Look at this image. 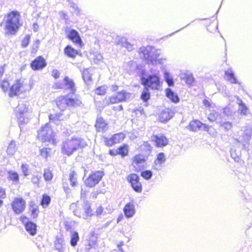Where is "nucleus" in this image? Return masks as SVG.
<instances>
[{"instance_id": "nucleus-6", "label": "nucleus", "mask_w": 252, "mask_h": 252, "mask_svg": "<svg viewBox=\"0 0 252 252\" xmlns=\"http://www.w3.org/2000/svg\"><path fill=\"white\" fill-rule=\"evenodd\" d=\"M20 126L29 122L30 112L29 106L24 103H19L15 110Z\"/></svg>"}, {"instance_id": "nucleus-39", "label": "nucleus", "mask_w": 252, "mask_h": 252, "mask_svg": "<svg viewBox=\"0 0 252 252\" xmlns=\"http://www.w3.org/2000/svg\"><path fill=\"white\" fill-rule=\"evenodd\" d=\"M76 176L77 174L74 171H71L69 173V179L72 187H75L77 184Z\"/></svg>"}, {"instance_id": "nucleus-54", "label": "nucleus", "mask_w": 252, "mask_h": 252, "mask_svg": "<svg viewBox=\"0 0 252 252\" xmlns=\"http://www.w3.org/2000/svg\"><path fill=\"white\" fill-rule=\"evenodd\" d=\"M40 155L42 157L44 158H47L48 156V149L43 148L41 150H40Z\"/></svg>"}, {"instance_id": "nucleus-49", "label": "nucleus", "mask_w": 252, "mask_h": 252, "mask_svg": "<svg viewBox=\"0 0 252 252\" xmlns=\"http://www.w3.org/2000/svg\"><path fill=\"white\" fill-rule=\"evenodd\" d=\"M79 202L77 201L76 202L72 203L70 205L69 209L70 211L73 212V214H78L79 213L76 211L77 208H78Z\"/></svg>"}, {"instance_id": "nucleus-27", "label": "nucleus", "mask_w": 252, "mask_h": 252, "mask_svg": "<svg viewBox=\"0 0 252 252\" xmlns=\"http://www.w3.org/2000/svg\"><path fill=\"white\" fill-rule=\"evenodd\" d=\"M203 123L199 120H193L190 122L189 129L192 131H197L201 127Z\"/></svg>"}, {"instance_id": "nucleus-56", "label": "nucleus", "mask_w": 252, "mask_h": 252, "mask_svg": "<svg viewBox=\"0 0 252 252\" xmlns=\"http://www.w3.org/2000/svg\"><path fill=\"white\" fill-rule=\"evenodd\" d=\"M76 211H77L79 213V214H74V215L78 217L79 218H82L83 219V216H84L83 211H82V209H81V208L79 206V204L78 205V208H77Z\"/></svg>"}, {"instance_id": "nucleus-20", "label": "nucleus", "mask_w": 252, "mask_h": 252, "mask_svg": "<svg viewBox=\"0 0 252 252\" xmlns=\"http://www.w3.org/2000/svg\"><path fill=\"white\" fill-rule=\"evenodd\" d=\"M95 126L97 131L98 132H104L108 128L107 124L102 118H98L97 119Z\"/></svg>"}, {"instance_id": "nucleus-2", "label": "nucleus", "mask_w": 252, "mask_h": 252, "mask_svg": "<svg viewBox=\"0 0 252 252\" xmlns=\"http://www.w3.org/2000/svg\"><path fill=\"white\" fill-rule=\"evenodd\" d=\"M83 147V140L81 138H72L63 141L61 146L62 153L70 156L80 148Z\"/></svg>"}, {"instance_id": "nucleus-45", "label": "nucleus", "mask_w": 252, "mask_h": 252, "mask_svg": "<svg viewBox=\"0 0 252 252\" xmlns=\"http://www.w3.org/2000/svg\"><path fill=\"white\" fill-rule=\"evenodd\" d=\"M141 176L145 179L148 180L152 178L153 176V173L151 170H146L141 173Z\"/></svg>"}, {"instance_id": "nucleus-9", "label": "nucleus", "mask_w": 252, "mask_h": 252, "mask_svg": "<svg viewBox=\"0 0 252 252\" xmlns=\"http://www.w3.org/2000/svg\"><path fill=\"white\" fill-rule=\"evenodd\" d=\"M103 175V172L99 171L91 174L85 181L86 186L91 188L94 187L99 183Z\"/></svg>"}, {"instance_id": "nucleus-37", "label": "nucleus", "mask_w": 252, "mask_h": 252, "mask_svg": "<svg viewBox=\"0 0 252 252\" xmlns=\"http://www.w3.org/2000/svg\"><path fill=\"white\" fill-rule=\"evenodd\" d=\"M150 97V93L148 88L145 87L141 94V98L144 102H147Z\"/></svg>"}, {"instance_id": "nucleus-16", "label": "nucleus", "mask_w": 252, "mask_h": 252, "mask_svg": "<svg viewBox=\"0 0 252 252\" xmlns=\"http://www.w3.org/2000/svg\"><path fill=\"white\" fill-rule=\"evenodd\" d=\"M123 211L126 218L129 219L132 218L135 214L134 203L132 202L126 203L124 208Z\"/></svg>"}, {"instance_id": "nucleus-23", "label": "nucleus", "mask_w": 252, "mask_h": 252, "mask_svg": "<svg viewBox=\"0 0 252 252\" xmlns=\"http://www.w3.org/2000/svg\"><path fill=\"white\" fill-rule=\"evenodd\" d=\"M224 74L227 77L228 81H229L231 83L238 84H241L240 82H239L236 77H235L234 72L232 70V68H229L226 70L224 72Z\"/></svg>"}, {"instance_id": "nucleus-52", "label": "nucleus", "mask_w": 252, "mask_h": 252, "mask_svg": "<svg viewBox=\"0 0 252 252\" xmlns=\"http://www.w3.org/2000/svg\"><path fill=\"white\" fill-rule=\"evenodd\" d=\"M122 44L123 47L126 48L129 51L132 50L133 45L127 42L126 40L123 42Z\"/></svg>"}, {"instance_id": "nucleus-42", "label": "nucleus", "mask_w": 252, "mask_h": 252, "mask_svg": "<svg viewBox=\"0 0 252 252\" xmlns=\"http://www.w3.org/2000/svg\"><path fill=\"white\" fill-rule=\"evenodd\" d=\"M30 210L31 212V216L32 218L35 219L38 216V210L37 209V206L33 204L30 205Z\"/></svg>"}, {"instance_id": "nucleus-51", "label": "nucleus", "mask_w": 252, "mask_h": 252, "mask_svg": "<svg viewBox=\"0 0 252 252\" xmlns=\"http://www.w3.org/2000/svg\"><path fill=\"white\" fill-rule=\"evenodd\" d=\"M1 88L4 91H5L8 90L9 83V82L5 80H3L0 84Z\"/></svg>"}, {"instance_id": "nucleus-53", "label": "nucleus", "mask_w": 252, "mask_h": 252, "mask_svg": "<svg viewBox=\"0 0 252 252\" xmlns=\"http://www.w3.org/2000/svg\"><path fill=\"white\" fill-rule=\"evenodd\" d=\"M49 118L50 121H52V122L59 121L60 120V114H56L55 115L51 114L50 115H49Z\"/></svg>"}, {"instance_id": "nucleus-44", "label": "nucleus", "mask_w": 252, "mask_h": 252, "mask_svg": "<svg viewBox=\"0 0 252 252\" xmlns=\"http://www.w3.org/2000/svg\"><path fill=\"white\" fill-rule=\"evenodd\" d=\"M67 1L68 2L69 6L74 10L73 12L76 15L79 14L80 10L77 5L71 0H67Z\"/></svg>"}, {"instance_id": "nucleus-30", "label": "nucleus", "mask_w": 252, "mask_h": 252, "mask_svg": "<svg viewBox=\"0 0 252 252\" xmlns=\"http://www.w3.org/2000/svg\"><path fill=\"white\" fill-rule=\"evenodd\" d=\"M82 78L85 83L89 85L92 81V75L89 71V69H85L82 72Z\"/></svg>"}, {"instance_id": "nucleus-19", "label": "nucleus", "mask_w": 252, "mask_h": 252, "mask_svg": "<svg viewBox=\"0 0 252 252\" xmlns=\"http://www.w3.org/2000/svg\"><path fill=\"white\" fill-rule=\"evenodd\" d=\"M83 209V219L85 220L87 219L88 217L91 216L93 215V211L91 208V204L89 201L85 200L82 204Z\"/></svg>"}, {"instance_id": "nucleus-62", "label": "nucleus", "mask_w": 252, "mask_h": 252, "mask_svg": "<svg viewBox=\"0 0 252 252\" xmlns=\"http://www.w3.org/2000/svg\"><path fill=\"white\" fill-rule=\"evenodd\" d=\"M103 208L101 206L98 207L95 211L96 215L99 216L102 214Z\"/></svg>"}, {"instance_id": "nucleus-14", "label": "nucleus", "mask_w": 252, "mask_h": 252, "mask_svg": "<svg viewBox=\"0 0 252 252\" xmlns=\"http://www.w3.org/2000/svg\"><path fill=\"white\" fill-rule=\"evenodd\" d=\"M46 65L45 60L41 56H39L31 63V66L34 70L43 69Z\"/></svg>"}, {"instance_id": "nucleus-31", "label": "nucleus", "mask_w": 252, "mask_h": 252, "mask_svg": "<svg viewBox=\"0 0 252 252\" xmlns=\"http://www.w3.org/2000/svg\"><path fill=\"white\" fill-rule=\"evenodd\" d=\"M164 78L165 81L169 86L171 87L174 85V82L173 81V77L171 76L169 72L166 70L164 72Z\"/></svg>"}, {"instance_id": "nucleus-3", "label": "nucleus", "mask_w": 252, "mask_h": 252, "mask_svg": "<svg viewBox=\"0 0 252 252\" xmlns=\"http://www.w3.org/2000/svg\"><path fill=\"white\" fill-rule=\"evenodd\" d=\"M139 53L141 57L145 59L148 63L155 64L159 60L160 50L150 46H143L139 49Z\"/></svg>"}, {"instance_id": "nucleus-11", "label": "nucleus", "mask_w": 252, "mask_h": 252, "mask_svg": "<svg viewBox=\"0 0 252 252\" xmlns=\"http://www.w3.org/2000/svg\"><path fill=\"white\" fill-rule=\"evenodd\" d=\"M11 206L15 214H20L25 210L26 202L22 198H15L11 204Z\"/></svg>"}, {"instance_id": "nucleus-40", "label": "nucleus", "mask_w": 252, "mask_h": 252, "mask_svg": "<svg viewBox=\"0 0 252 252\" xmlns=\"http://www.w3.org/2000/svg\"><path fill=\"white\" fill-rule=\"evenodd\" d=\"M220 127L223 129L224 131H227L232 127V124L229 122H222L221 121L219 123Z\"/></svg>"}, {"instance_id": "nucleus-24", "label": "nucleus", "mask_w": 252, "mask_h": 252, "mask_svg": "<svg viewBox=\"0 0 252 252\" xmlns=\"http://www.w3.org/2000/svg\"><path fill=\"white\" fill-rule=\"evenodd\" d=\"M208 120L212 122L219 123L222 120V116L215 110H212L208 115Z\"/></svg>"}, {"instance_id": "nucleus-25", "label": "nucleus", "mask_w": 252, "mask_h": 252, "mask_svg": "<svg viewBox=\"0 0 252 252\" xmlns=\"http://www.w3.org/2000/svg\"><path fill=\"white\" fill-rule=\"evenodd\" d=\"M25 226L26 229L31 235L33 236L36 233V224L32 221L25 222Z\"/></svg>"}, {"instance_id": "nucleus-55", "label": "nucleus", "mask_w": 252, "mask_h": 252, "mask_svg": "<svg viewBox=\"0 0 252 252\" xmlns=\"http://www.w3.org/2000/svg\"><path fill=\"white\" fill-rule=\"evenodd\" d=\"M40 179L41 176L33 175L32 178V182L33 184L35 185H37Z\"/></svg>"}, {"instance_id": "nucleus-36", "label": "nucleus", "mask_w": 252, "mask_h": 252, "mask_svg": "<svg viewBox=\"0 0 252 252\" xmlns=\"http://www.w3.org/2000/svg\"><path fill=\"white\" fill-rule=\"evenodd\" d=\"M16 151V143L14 141H11L8 146L7 153L9 155H13Z\"/></svg>"}, {"instance_id": "nucleus-22", "label": "nucleus", "mask_w": 252, "mask_h": 252, "mask_svg": "<svg viewBox=\"0 0 252 252\" xmlns=\"http://www.w3.org/2000/svg\"><path fill=\"white\" fill-rule=\"evenodd\" d=\"M22 86V84L20 82V81L17 80L10 88L9 94V96L12 97L14 95H17Z\"/></svg>"}, {"instance_id": "nucleus-17", "label": "nucleus", "mask_w": 252, "mask_h": 252, "mask_svg": "<svg viewBox=\"0 0 252 252\" xmlns=\"http://www.w3.org/2000/svg\"><path fill=\"white\" fill-rule=\"evenodd\" d=\"M67 37L73 42L78 45L82 44V40L78 32L75 30H71L67 34Z\"/></svg>"}, {"instance_id": "nucleus-47", "label": "nucleus", "mask_w": 252, "mask_h": 252, "mask_svg": "<svg viewBox=\"0 0 252 252\" xmlns=\"http://www.w3.org/2000/svg\"><path fill=\"white\" fill-rule=\"evenodd\" d=\"M103 139L105 145L108 147L112 146L115 144L112 136L111 138H107L105 137H103Z\"/></svg>"}, {"instance_id": "nucleus-48", "label": "nucleus", "mask_w": 252, "mask_h": 252, "mask_svg": "<svg viewBox=\"0 0 252 252\" xmlns=\"http://www.w3.org/2000/svg\"><path fill=\"white\" fill-rule=\"evenodd\" d=\"M22 171L25 176L30 175L29 166L27 164H22L21 165Z\"/></svg>"}, {"instance_id": "nucleus-57", "label": "nucleus", "mask_w": 252, "mask_h": 252, "mask_svg": "<svg viewBox=\"0 0 252 252\" xmlns=\"http://www.w3.org/2000/svg\"><path fill=\"white\" fill-rule=\"evenodd\" d=\"M103 59L102 55L100 53H96L94 55V62H98L101 61Z\"/></svg>"}, {"instance_id": "nucleus-59", "label": "nucleus", "mask_w": 252, "mask_h": 252, "mask_svg": "<svg viewBox=\"0 0 252 252\" xmlns=\"http://www.w3.org/2000/svg\"><path fill=\"white\" fill-rule=\"evenodd\" d=\"M60 73L57 69H54L52 72V76L55 79L59 78Z\"/></svg>"}, {"instance_id": "nucleus-64", "label": "nucleus", "mask_w": 252, "mask_h": 252, "mask_svg": "<svg viewBox=\"0 0 252 252\" xmlns=\"http://www.w3.org/2000/svg\"><path fill=\"white\" fill-rule=\"evenodd\" d=\"M223 113L224 115L228 116L230 114V109L225 107L223 109Z\"/></svg>"}, {"instance_id": "nucleus-63", "label": "nucleus", "mask_w": 252, "mask_h": 252, "mask_svg": "<svg viewBox=\"0 0 252 252\" xmlns=\"http://www.w3.org/2000/svg\"><path fill=\"white\" fill-rule=\"evenodd\" d=\"M63 84L60 83H56L54 85V87L55 89H63Z\"/></svg>"}, {"instance_id": "nucleus-60", "label": "nucleus", "mask_w": 252, "mask_h": 252, "mask_svg": "<svg viewBox=\"0 0 252 252\" xmlns=\"http://www.w3.org/2000/svg\"><path fill=\"white\" fill-rule=\"evenodd\" d=\"M231 157L233 158L235 161L238 162L239 160V158L238 156H236L235 153V151H233L232 149H231L230 151Z\"/></svg>"}, {"instance_id": "nucleus-15", "label": "nucleus", "mask_w": 252, "mask_h": 252, "mask_svg": "<svg viewBox=\"0 0 252 252\" xmlns=\"http://www.w3.org/2000/svg\"><path fill=\"white\" fill-rule=\"evenodd\" d=\"M173 110L166 108L162 110L159 116V120L162 123H165L170 120L174 116Z\"/></svg>"}, {"instance_id": "nucleus-28", "label": "nucleus", "mask_w": 252, "mask_h": 252, "mask_svg": "<svg viewBox=\"0 0 252 252\" xmlns=\"http://www.w3.org/2000/svg\"><path fill=\"white\" fill-rule=\"evenodd\" d=\"M64 51L65 55H66L68 57L72 58H75L78 54L77 51L72 48L70 45H67L66 46V47L64 48Z\"/></svg>"}, {"instance_id": "nucleus-13", "label": "nucleus", "mask_w": 252, "mask_h": 252, "mask_svg": "<svg viewBox=\"0 0 252 252\" xmlns=\"http://www.w3.org/2000/svg\"><path fill=\"white\" fill-rule=\"evenodd\" d=\"M151 139L155 142L156 145L158 147H162L168 143V139L163 134L153 135Z\"/></svg>"}, {"instance_id": "nucleus-21", "label": "nucleus", "mask_w": 252, "mask_h": 252, "mask_svg": "<svg viewBox=\"0 0 252 252\" xmlns=\"http://www.w3.org/2000/svg\"><path fill=\"white\" fill-rule=\"evenodd\" d=\"M63 81L66 88L71 91V94H70L73 96L76 90L74 81L68 76H65L64 78Z\"/></svg>"}, {"instance_id": "nucleus-8", "label": "nucleus", "mask_w": 252, "mask_h": 252, "mask_svg": "<svg viewBox=\"0 0 252 252\" xmlns=\"http://www.w3.org/2000/svg\"><path fill=\"white\" fill-rule=\"evenodd\" d=\"M132 98V94L123 90L110 97L109 100L110 103L114 104L122 101H129Z\"/></svg>"}, {"instance_id": "nucleus-35", "label": "nucleus", "mask_w": 252, "mask_h": 252, "mask_svg": "<svg viewBox=\"0 0 252 252\" xmlns=\"http://www.w3.org/2000/svg\"><path fill=\"white\" fill-rule=\"evenodd\" d=\"M79 240L78 233L74 231L71 235L70 245L72 247H75L77 245V242Z\"/></svg>"}, {"instance_id": "nucleus-5", "label": "nucleus", "mask_w": 252, "mask_h": 252, "mask_svg": "<svg viewBox=\"0 0 252 252\" xmlns=\"http://www.w3.org/2000/svg\"><path fill=\"white\" fill-rule=\"evenodd\" d=\"M37 137L42 142L48 141L53 145H56L57 143L54 138L55 135L49 124H46L38 131Z\"/></svg>"}, {"instance_id": "nucleus-61", "label": "nucleus", "mask_w": 252, "mask_h": 252, "mask_svg": "<svg viewBox=\"0 0 252 252\" xmlns=\"http://www.w3.org/2000/svg\"><path fill=\"white\" fill-rule=\"evenodd\" d=\"M5 197L6 194L5 189L2 188L0 187V199L4 198Z\"/></svg>"}, {"instance_id": "nucleus-26", "label": "nucleus", "mask_w": 252, "mask_h": 252, "mask_svg": "<svg viewBox=\"0 0 252 252\" xmlns=\"http://www.w3.org/2000/svg\"><path fill=\"white\" fill-rule=\"evenodd\" d=\"M166 96L171 100L172 102L178 103L180 98L178 95L175 94L171 89L167 88L165 90Z\"/></svg>"}, {"instance_id": "nucleus-38", "label": "nucleus", "mask_w": 252, "mask_h": 252, "mask_svg": "<svg viewBox=\"0 0 252 252\" xmlns=\"http://www.w3.org/2000/svg\"><path fill=\"white\" fill-rule=\"evenodd\" d=\"M144 161L145 160L143 156L140 155H136L134 157L132 165L135 167L136 166H138L139 164L144 162Z\"/></svg>"}, {"instance_id": "nucleus-46", "label": "nucleus", "mask_w": 252, "mask_h": 252, "mask_svg": "<svg viewBox=\"0 0 252 252\" xmlns=\"http://www.w3.org/2000/svg\"><path fill=\"white\" fill-rule=\"evenodd\" d=\"M238 112L241 115H246L248 112V108L244 104L238 107Z\"/></svg>"}, {"instance_id": "nucleus-32", "label": "nucleus", "mask_w": 252, "mask_h": 252, "mask_svg": "<svg viewBox=\"0 0 252 252\" xmlns=\"http://www.w3.org/2000/svg\"><path fill=\"white\" fill-rule=\"evenodd\" d=\"M7 178L8 180L16 183H17L19 180L18 174L16 172L12 170L8 172Z\"/></svg>"}, {"instance_id": "nucleus-33", "label": "nucleus", "mask_w": 252, "mask_h": 252, "mask_svg": "<svg viewBox=\"0 0 252 252\" xmlns=\"http://www.w3.org/2000/svg\"><path fill=\"white\" fill-rule=\"evenodd\" d=\"M118 154L122 157H124L127 155L128 153V146L126 144H124L120 146L118 149Z\"/></svg>"}, {"instance_id": "nucleus-29", "label": "nucleus", "mask_w": 252, "mask_h": 252, "mask_svg": "<svg viewBox=\"0 0 252 252\" xmlns=\"http://www.w3.org/2000/svg\"><path fill=\"white\" fill-rule=\"evenodd\" d=\"M181 79H185L187 84L191 85L194 82V79L192 74L185 73H182L180 76Z\"/></svg>"}, {"instance_id": "nucleus-50", "label": "nucleus", "mask_w": 252, "mask_h": 252, "mask_svg": "<svg viewBox=\"0 0 252 252\" xmlns=\"http://www.w3.org/2000/svg\"><path fill=\"white\" fill-rule=\"evenodd\" d=\"M106 93V88L105 86H101L96 88L95 90V93L98 95H104Z\"/></svg>"}, {"instance_id": "nucleus-7", "label": "nucleus", "mask_w": 252, "mask_h": 252, "mask_svg": "<svg viewBox=\"0 0 252 252\" xmlns=\"http://www.w3.org/2000/svg\"><path fill=\"white\" fill-rule=\"evenodd\" d=\"M142 84L145 87L152 90H159L160 87L159 78L156 75H150L147 78L141 77Z\"/></svg>"}, {"instance_id": "nucleus-18", "label": "nucleus", "mask_w": 252, "mask_h": 252, "mask_svg": "<svg viewBox=\"0 0 252 252\" xmlns=\"http://www.w3.org/2000/svg\"><path fill=\"white\" fill-rule=\"evenodd\" d=\"M56 249L59 252H64L65 250V244L64 241L62 236H57L54 243Z\"/></svg>"}, {"instance_id": "nucleus-10", "label": "nucleus", "mask_w": 252, "mask_h": 252, "mask_svg": "<svg viewBox=\"0 0 252 252\" xmlns=\"http://www.w3.org/2000/svg\"><path fill=\"white\" fill-rule=\"evenodd\" d=\"M127 181L130 183L133 189L137 192L142 190V185L139 182V177L136 174H129L127 177Z\"/></svg>"}, {"instance_id": "nucleus-1", "label": "nucleus", "mask_w": 252, "mask_h": 252, "mask_svg": "<svg viewBox=\"0 0 252 252\" xmlns=\"http://www.w3.org/2000/svg\"><path fill=\"white\" fill-rule=\"evenodd\" d=\"M20 17L19 13L15 11L9 13L4 17L2 24L5 36L15 34L19 28Z\"/></svg>"}, {"instance_id": "nucleus-41", "label": "nucleus", "mask_w": 252, "mask_h": 252, "mask_svg": "<svg viewBox=\"0 0 252 252\" xmlns=\"http://www.w3.org/2000/svg\"><path fill=\"white\" fill-rule=\"evenodd\" d=\"M113 139L115 144L118 143L122 141L125 136L124 133L120 132L114 134L113 136Z\"/></svg>"}, {"instance_id": "nucleus-58", "label": "nucleus", "mask_w": 252, "mask_h": 252, "mask_svg": "<svg viewBox=\"0 0 252 252\" xmlns=\"http://www.w3.org/2000/svg\"><path fill=\"white\" fill-rule=\"evenodd\" d=\"M30 37L29 36H26L22 42V45L23 47H27L29 43Z\"/></svg>"}, {"instance_id": "nucleus-34", "label": "nucleus", "mask_w": 252, "mask_h": 252, "mask_svg": "<svg viewBox=\"0 0 252 252\" xmlns=\"http://www.w3.org/2000/svg\"><path fill=\"white\" fill-rule=\"evenodd\" d=\"M51 202V198L50 197L44 194L42 196V198L41 201L40 202L41 205L44 208L47 207Z\"/></svg>"}, {"instance_id": "nucleus-43", "label": "nucleus", "mask_w": 252, "mask_h": 252, "mask_svg": "<svg viewBox=\"0 0 252 252\" xmlns=\"http://www.w3.org/2000/svg\"><path fill=\"white\" fill-rule=\"evenodd\" d=\"M43 177L45 181H49L53 178V174L49 169L44 170Z\"/></svg>"}, {"instance_id": "nucleus-4", "label": "nucleus", "mask_w": 252, "mask_h": 252, "mask_svg": "<svg viewBox=\"0 0 252 252\" xmlns=\"http://www.w3.org/2000/svg\"><path fill=\"white\" fill-rule=\"evenodd\" d=\"M56 103L58 107L61 111H64L68 106L76 107L83 105L79 99L73 97L71 94L59 97Z\"/></svg>"}, {"instance_id": "nucleus-12", "label": "nucleus", "mask_w": 252, "mask_h": 252, "mask_svg": "<svg viewBox=\"0 0 252 252\" xmlns=\"http://www.w3.org/2000/svg\"><path fill=\"white\" fill-rule=\"evenodd\" d=\"M165 161L166 158L164 154L162 152L158 153L152 165L153 169L157 171L161 170L162 168V165Z\"/></svg>"}]
</instances>
